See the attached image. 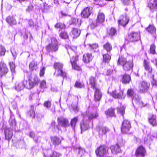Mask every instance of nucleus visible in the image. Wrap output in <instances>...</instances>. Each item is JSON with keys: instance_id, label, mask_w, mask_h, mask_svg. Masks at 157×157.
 Masks as SVG:
<instances>
[{"instance_id": "f257e3e1", "label": "nucleus", "mask_w": 157, "mask_h": 157, "mask_svg": "<svg viewBox=\"0 0 157 157\" xmlns=\"http://www.w3.org/2000/svg\"><path fill=\"white\" fill-rule=\"evenodd\" d=\"M63 63L60 62H55L53 65V67L55 69L56 71L54 73V75L56 76H59L65 77L66 76V73L63 71Z\"/></svg>"}, {"instance_id": "f03ea898", "label": "nucleus", "mask_w": 157, "mask_h": 157, "mask_svg": "<svg viewBox=\"0 0 157 157\" xmlns=\"http://www.w3.org/2000/svg\"><path fill=\"white\" fill-rule=\"evenodd\" d=\"M108 151V148L105 145L100 146L95 151L97 157H104L106 155Z\"/></svg>"}, {"instance_id": "7ed1b4c3", "label": "nucleus", "mask_w": 157, "mask_h": 157, "mask_svg": "<svg viewBox=\"0 0 157 157\" xmlns=\"http://www.w3.org/2000/svg\"><path fill=\"white\" fill-rule=\"evenodd\" d=\"M51 43L47 46V50L49 52H56L58 49V41L54 38H51Z\"/></svg>"}, {"instance_id": "20e7f679", "label": "nucleus", "mask_w": 157, "mask_h": 157, "mask_svg": "<svg viewBox=\"0 0 157 157\" xmlns=\"http://www.w3.org/2000/svg\"><path fill=\"white\" fill-rule=\"evenodd\" d=\"M131 128V123L127 120H124L122 123L121 131L123 133L128 132Z\"/></svg>"}, {"instance_id": "39448f33", "label": "nucleus", "mask_w": 157, "mask_h": 157, "mask_svg": "<svg viewBox=\"0 0 157 157\" xmlns=\"http://www.w3.org/2000/svg\"><path fill=\"white\" fill-rule=\"evenodd\" d=\"M93 9L91 7H86L82 11L81 16L84 18H88L92 13Z\"/></svg>"}, {"instance_id": "423d86ee", "label": "nucleus", "mask_w": 157, "mask_h": 157, "mask_svg": "<svg viewBox=\"0 0 157 157\" xmlns=\"http://www.w3.org/2000/svg\"><path fill=\"white\" fill-rule=\"evenodd\" d=\"M129 21V17L126 14L120 16L118 23L119 24L124 26L128 24Z\"/></svg>"}, {"instance_id": "0eeeda50", "label": "nucleus", "mask_w": 157, "mask_h": 157, "mask_svg": "<svg viewBox=\"0 0 157 157\" xmlns=\"http://www.w3.org/2000/svg\"><path fill=\"white\" fill-rule=\"evenodd\" d=\"M57 121L59 124L62 127H66L69 126L68 120L64 117H58Z\"/></svg>"}, {"instance_id": "6e6552de", "label": "nucleus", "mask_w": 157, "mask_h": 157, "mask_svg": "<svg viewBox=\"0 0 157 157\" xmlns=\"http://www.w3.org/2000/svg\"><path fill=\"white\" fill-rule=\"evenodd\" d=\"M123 91L120 89L115 90L112 91L111 95L115 98L122 99L123 97L124 98V97L123 96Z\"/></svg>"}, {"instance_id": "1a4fd4ad", "label": "nucleus", "mask_w": 157, "mask_h": 157, "mask_svg": "<svg viewBox=\"0 0 157 157\" xmlns=\"http://www.w3.org/2000/svg\"><path fill=\"white\" fill-rule=\"evenodd\" d=\"M146 151L144 147L142 146L139 147L136 149L135 155L136 157H144Z\"/></svg>"}, {"instance_id": "9d476101", "label": "nucleus", "mask_w": 157, "mask_h": 157, "mask_svg": "<svg viewBox=\"0 0 157 157\" xmlns=\"http://www.w3.org/2000/svg\"><path fill=\"white\" fill-rule=\"evenodd\" d=\"M150 84L145 81L140 82L139 86V89L140 91L143 92L147 91L149 86Z\"/></svg>"}, {"instance_id": "9b49d317", "label": "nucleus", "mask_w": 157, "mask_h": 157, "mask_svg": "<svg viewBox=\"0 0 157 157\" xmlns=\"http://www.w3.org/2000/svg\"><path fill=\"white\" fill-rule=\"evenodd\" d=\"M8 71V69L6 64L2 62H0V76L1 77L6 75Z\"/></svg>"}, {"instance_id": "f8f14e48", "label": "nucleus", "mask_w": 157, "mask_h": 157, "mask_svg": "<svg viewBox=\"0 0 157 157\" xmlns=\"http://www.w3.org/2000/svg\"><path fill=\"white\" fill-rule=\"evenodd\" d=\"M105 15L101 11L99 10L97 14V17L96 20L97 23L101 24L105 21Z\"/></svg>"}, {"instance_id": "ddd939ff", "label": "nucleus", "mask_w": 157, "mask_h": 157, "mask_svg": "<svg viewBox=\"0 0 157 157\" xmlns=\"http://www.w3.org/2000/svg\"><path fill=\"white\" fill-rule=\"evenodd\" d=\"M78 59V56H73L71 59V62L73 68L75 70L78 71L80 67L77 64V61Z\"/></svg>"}, {"instance_id": "4468645a", "label": "nucleus", "mask_w": 157, "mask_h": 157, "mask_svg": "<svg viewBox=\"0 0 157 157\" xmlns=\"http://www.w3.org/2000/svg\"><path fill=\"white\" fill-rule=\"evenodd\" d=\"M128 37L132 41H138L140 38V33L136 32H132L129 34Z\"/></svg>"}, {"instance_id": "2eb2a0df", "label": "nucleus", "mask_w": 157, "mask_h": 157, "mask_svg": "<svg viewBox=\"0 0 157 157\" xmlns=\"http://www.w3.org/2000/svg\"><path fill=\"white\" fill-rule=\"evenodd\" d=\"M29 79L32 84L33 87L36 85H37L40 81V79L35 75H32Z\"/></svg>"}, {"instance_id": "dca6fc26", "label": "nucleus", "mask_w": 157, "mask_h": 157, "mask_svg": "<svg viewBox=\"0 0 157 157\" xmlns=\"http://www.w3.org/2000/svg\"><path fill=\"white\" fill-rule=\"evenodd\" d=\"M81 33L80 30L76 28L72 29L70 33L71 36L73 38H76L79 36Z\"/></svg>"}, {"instance_id": "f3484780", "label": "nucleus", "mask_w": 157, "mask_h": 157, "mask_svg": "<svg viewBox=\"0 0 157 157\" xmlns=\"http://www.w3.org/2000/svg\"><path fill=\"white\" fill-rule=\"evenodd\" d=\"M93 58L91 54L87 53L83 56V60L84 63H88L92 60Z\"/></svg>"}, {"instance_id": "a211bd4d", "label": "nucleus", "mask_w": 157, "mask_h": 157, "mask_svg": "<svg viewBox=\"0 0 157 157\" xmlns=\"http://www.w3.org/2000/svg\"><path fill=\"white\" fill-rule=\"evenodd\" d=\"M109 131L108 128L106 126H102L99 128V134L100 136L102 137L105 134Z\"/></svg>"}, {"instance_id": "6ab92c4d", "label": "nucleus", "mask_w": 157, "mask_h": 157, "mask_svg": "<svg viewBox=\"0 0 157 157\" xmlns=\"http://www.w3.org/2000/svg\"><path fill=\"white\" fill-rule=\"evenodd\" d=\"M110 149L111 150L113 154L120 153L121 151L119 146L117 144L111 146L110 147Z\"/></svg>"}, {"instance_id": "aec40b11", "label": "nucleus", "mask_w": 157, "mask_h": 157, "mask_svg": "<svg viewBox=\"0 0 157 157\" xmlns=\"http://www.w3.org/2000/svg\"><path fill=\"white\" fill-rule=\"evenodd\" d=\"M133 66L132 62V61H131L127 62L126 63L123 65V67L124 70L129 71L132 69Z\"/></svg>"}, {"instance_id": "412c9836", "label": "nucleus", "mask_w": 157, "mask_h": 157, "mask_svg": "<svg viewBox=\"0 0 157 157\" xmlns=\"http://www.w3.org/2000/svg\"><path fill=\"white\" fill-rule=\"evenodd\" d=\"M89 128V124L86 122L83 121H81L80 123V128L81 130V133L87 130Z\"/></svg>"}, {"instance_id": "4be33fe9", "label": "nucleus", "mask_w": 157, "mask_h": 157, "mask_svg": "<svg viewBox=\"0 0 157 157\" xmlns=\"http://www.w3.org/2000/svg\"><path fill=\"white\" fill-rule=\"evenodd\" d=\"M6 21L11 25H15L17 24L15 19L13 16L8 17L6 19Z\"/></svg>"}, {"instance_id": "5701e85b", "label": "nucleus", "mask_w": 157, "mask_h": 157, "mask_svg": "<svg viewBox=\"0 0 157 157\" xmlns=\"http://www.w3.org/2000/svg\"><path fill=\"white\" fill-rule=\"evenodd\" d=\"M156 118V116L153 114L151 115L149 117V122L153 126H155L157 124Z\"/></svg>"}, {"instance_id": "b1692460", "label": "nucleus", "mask_w": 157, "mask_h": 157, "mask_svg": "<svg viewBox=\"0 0 157 157\" xmlns=\"http://www.w3.org/2000/svg\"><path fill=\"white\" fill-rule=\"evenodd\" d=\"M5 138L6 139H10L13 136V132L11 130L7 128L5 131Z\"/></svg>"}, {"instance_id": "393cba45", "label": "nucleus", "mask_w": 157, "mask_h": 157, "mask_svg": "<svg viewBox=\"0 0 157 157\" xmlns=\"http://www.w3.org/2000/svg\"><path fill=\"white\" fill-rule=\"evenodd\" d=\"M95 90L94 94L95 99L96 101H99L101 98L102 94L100 90L97 88L94 89Z\"/></svg>"}, {"instance_id": "a878e982", "label": "nucleus", "mask_w": 157, "mask_h": 157, "mask_svg": "<svg viewBox=\"0 0 157 157\" xmlns=\"http://www.w3.org/2000/svg\"><path fill=\"white\" fill-rule=\"evenodd\" d=\"M51 139L53 144L55 146L58 145L61 143V140L57 137L54 136L52 137Z\"/></svg>"}, {"instance_id": "bb28decb", "label": "nucleus", "mask_w": 157, "mask_h": 157, "mask_svg": "<svg viewBox=\"0 0 157 157\" xmlns=\"http://www.w3.org/2000/svg\"><path fill=\"white\" fill-rule=\"evenodd\" d=\"M144 65L145 69L149 73H151L152 71V69L151 67L149 62L146 60H144Z\"/></svg>"}, {"instance_id": "cd10ccee", "label": "nucleus", "mask_w": 157, "mask_h": 157, "mask_svg": "<svg viewBox=\"0 0 157 157\" xmlns=\"http://www.w3.org/2000/svg\"><path fill=\"white\" fill-rule=\"evenodd\" d=\"M131 77L129 75L125 74L123 76L121 81L123 83L125 84L129 83Z\"/></svg>"}, {"instance_id": "c85d7f7f", "label": "nucleus", "mask_w": 157, "mask_h": 157, "mask_svg": "<svg viewBox=\"0 0 157 157\" xmlns=\"http://www.w3.org/2000/svg\"><path fill=\"white\" fill-rule=\"evenodd\" d=\"M24 86L22 82H17L15 85V89L18 91H19L23 89Z\"/></svg>"}, {"instance_id": "c756f323", "label": "nucleus", "mask_w": 157, "mask_h": 157, "mask_svg": "<svg viewBox=\"0 0 157 157\" xmlns=\"http://www.w3.org/2000/svg\"><path fill=\"white\" fill-rule=\"evenodd\" d=\"M147 31L150 33L154 34L155 33L156 31L155 28L152 25H150L146 29Z\"/></svg>"}, {"instance_id": "7c9ffc66", "label": "nucleus", "mask_w": 157, "mask_h": 157, "mask_svg": "<svg viewBox=\"0 0 157 157\" xmlns=\"http://www.w3.org/2000/svg\"><path fill=\"white\" fill-rule=\"evenodd\" d=\"M133 100L140 106H143V102L140 100V98L137 95H135L133 98Z\"/></svg>"}, {"instance_id": "2f4dec72", "label": "nucleus", "mask_w": 157, "mask_h": 157, "mask_svg": "<svg viewBox=\"0 0 157 157\" xmlns=\"http://www.w3.org/2000/svg\"><path fill=\"white\" fill-rule=\"evenodd\" d=\"M96 80L94 77H91L89 79V82L90 84L91 85V87L93 89L96 88Z\"/></svg>"}, {"instance_id": "473e14b6", "label": "nucleus", "mask_w": 157, "mask_h": 157, "mask_svg": "<svg viewBox=\"0 0 157 157\" xmlns=\"http://www.w3.org/2000/svg\"><path fill=\"white\" fill-rule=\"evenodd\" d=\"M24 83V87H25L27 88L30 89L32 88L33 87L32 84L29 79L28 82L26 80L22 82Z\"/></svg>"}, {"instance_id": "72a5a7b5", "label": "nucleus", "mask_w": 157, "mask_h": 157, "mask_svg": "<svg viewBox=\"0 0 157 157\" xmlns=\"http://www.w3.org/2000/svg\"><path fill=\"white\" fill-rule=\"evenodd\" d=\"M103 48L108 52H109L112 49V45L109 42H107L104 44L103 45Z\"/></svg>"}, {"instance_id": "f704fd0d", "label": "nucleus", "mask_w": 157, "mask_h": 157, "mask_svg": "<svg viewBox=\"0 0 157 157\" xmlns=\"http://www.w3.org/2000/svg\"><path fill=\"white\" fill-rule=\"evenodd\" d=\"M127 62L126 58L121 57L119 58L117 61V63L122 65L123 66V65L124 64L126 63Z\"/></svg>"}, {"instance_id": "c9c22d12", "label": "nucleus", "mask_w": 157, "mask_h": 157, "mask_svg": "<svg viewBox=\"0 0 157 157\" xmlns=\"http://www.w3.org/2000/svg\"><path fill=\"white\" fill-rule=\"evenodd\" d=\"M148 6L151 9L157 8V0H155L153 3L149 2Z\"/></svg>"}, {"instance_id": "e433bc0d", "label": "nucleus", "mask_w": 157, "mask_h": 157, "mask_svg": "<svg viewBox=\"0 0 157 157\" xmlns=\"http://www.w3.org/2000/svg\"><path fill=\"white\" fill-rule=\"evenodd\" d=\"M116 32L117 31L116 29L114 28H111L107 31L108 34L111 36H113L115 35Z\"/></svg>"}, {"instance_id": "4c0bfd02", "label": "nucleus", "mask_w": 157, "mask_h": 157, "mask_svg": "<svg viewBox=\"0 0 157 157\" xmlns=\"http://www.w3.org/2000/svg\"><path fill=\"white\" fill-rule=\"evenodd\" d=\"M56 28H59L61 29H64L66 28L65 25L61 23H57L54 26Z\"/></svg>"}, {"instance_id": "58836bf2", "label": "nucleus", "mask_w": 157, "mask_h": 157, "mask_svg": "<svg viewBox=\"0 0 157 157\" xmlns=\"http://www.w3.org/2000/svg\"><path fill=\"white\" fill-rule=\"evenodd\" d=\"M78 121L77 117H75L73 118L71 122V125L72 128H74L76 124Z\"/></svg>"}, {"instance_id": "ea45409f", "label": "nucleus", "mask_w": 157, "mask_h": 157, "mask_svg": "<svg viewBox=\"0 0 157 157\" xmlns=\"http://www.w3.org/2000/svg\"><path fill=\"white\" fill-rule=\"evenodd\" d=\"M103 61L106 62H108L111 59V57L108 54H104L103 55Z\"/></svg>"}, {"instance_id": "a19ab883", "label": "nucleus", "mask_w": 157, "mask_h": 157, "mask_svg": "<svg viewBox=\"0 0 157 157\" xmlns=\"http://www.w3.org/2000/svg\"><path fill=\"white\" fill-rule=\"evenodd\" d=\"M9 122L11 125L13 126L16 125V121L15 120V118L13 116H11L9 120Z\"/></svg>"}, {"instance_id": "79ce46f5", "label": "nucleus", "mask_w": 157, "mask_h": 157, "mask_svg": "<svg viewBox=\"0 0 157 157\" xmlns=\"http://www.w3.org/2000/svg\"><path fill=\"white\" fill-rule=\"evenodd\" d=\"M106 115L111 117H113L114 115V110L113 109H109L105 112Z\"/></svg>"}, {"instance_id": "37998d69", "label": "nucleus", "mask_w": 157, "mask_h": 157, "mask_svg": "<svg viewBox=\"0 0 157 157\" xmlns=\"http://www.w3.org/2000/svg\"><path fill=\"white\" fill-rule=\"evenodd\" d=\"M98 116V115L96 112L91 113L88 116L89 119H91L94 118H96Z\"/></svg>"}, {"instance_id": "c03bdc74", "label": "nucleus", "mask_w": 157, "mask_h": 157, "mask_svg": "<svg viewBox=\"0 0 157 157\" xmlns=\"http://www.w3.org/2000/svg\"><path fill=\"white\" fill-rule=\"evenodd\" d=\"M37 65L36 63L34 61H33L30 63L29 65V67L31 71L34 70V67Z\"/></svg>"}, {"instance_id": "a18cd8bd", "label": "nucleus", "mask_w": 157, "mask_h": 157, "mask_svg": "<svg viewBox=\"0 0 157 157\" xmlns=\"http://www.w3.org/2000/svg\"><path fill=\"white\" fill-rule=\"evenodd\" d=\"M10 68L12 73H14L15 71V65L13 62H10L9 63Z\"/></svg>"}, {"instance_id": "49530a36", "label": "nucleus", "mask_w": 157, "mask_h": 157, "mask_svg": "<svg viewBox=\"0 0 157 157\" xmlns=\"http://www.w3.org/2000/svg\"><path fill=\"white\" fill-rule=\"evenodd\" d=\"M60 36L63 39H66L68 37L67 33L66 32H62L60 34Z\"/></svg>"}, {"instance_id": "de8ad7c7", "label": "nucleus", "mask_w": 157, "mask_h": 157, "mask_svg": "<svg viewBox=\"0 0 157 157\" xmlns=\"http://www.w3.org/2000/svg\"><path fill=\"white\" fill-rule=\"evenodd\" d=\"M75 86L79 88H81L84 87V84L79 82H76L75 84Z\"/></svg>"}, {"instance_id": "09e8293b", "label": "nucleus", "mask_w": 157, "mask_h": 157, "mask_svg": "<svg viewBox=\"0 0 157 157\" xmlns=\"http://www.w3.org/2000/svg\"><path fill=\"white\" fill-rule=\"evenodd\" d=\"M6 50L5 48L2 45H0V52L1 56H4L5 54Z\"/></svg>"}, {"instance_id": "8fccbe9b", "label": "nucleus", "mask_w": 157, "mask_h": 157, "mask_svg": "<svg viewBox=\"0 0 157 157\" xmlns=\"http://www.w3.org/2000/svg\"><path fill=\"white\" fill-rule=\"evenodd\" d=\"M27 114L30 117H33V118L35 117V113L33 109L30 110L28 112Z\"/></svg>"}, {"instance_id": "3c124183", "label": "nucleus", "mask_w": 157, "mask_h": 157, "mask_svg": "<svg viewBox=\"0 0 157 157\" xmlns=\"http://www.w3.org/2000/svg\"><path fill=\"white\" fill-rule=\"evenodd\" d=\"M117 112L123 116L124 113V108L123 107H121L117 108Z\"/></svg>"}, {"instance_id": "603ef678", "label": "nucleus", "mask_w": 157, "mask_h": 157, "mask_svg": "<svg viewBox=\"0 0 157 157\" xmlns=\"http://www.w3.org/2000/svg\"><path fill=\"white\" fill-rule=\"evenodd\" d=\"M155 46L154 44H151L150 46V52L152 54H154L155 53Z\"/></svg>"}, {"instance_id": "864d4df0", "label": "nucleus", "mask_w": 157, "mask_h": 157, "mask_svg": "<svg viewBox=\"0 0 157 157\" xmlns=\"http://www.w3.org/2000/svg\"><path fill=\"white\" fill-rule=\"evenodd\" d=\"M44 105L45 107L48 108L51 106V103L50 101H46L44 103Z\"/></svg>"}, {"instance_id": "5fc2aeb1", "label": "nucleus", "mask_w": 157, "mask_h": 157, "mask_svg": "<svg viewBox=\"0 0 157 157\" xmlns=\"http://www.w3.org/2000/svg\"><path fill=\"white\" fill-rule=\"evenodd\" d=\"M40 87L42 88H46V82L44 80H43L40 82Z\"/></svg>"}, {"instance_id": "6e6d98bb", "label": "nucleus", "mask_w": 157, "mask_h": 157, "mask_svg": "<svg viewBox=\"0 0 157 157\" xmlns=\"http://www.w3.org/2000/svg\"><path fill=\"white\" fill-rule=\"evenodd\" d=\"M134 94V92L132 89H129L127 92V95L130 96H132Z\"/></svg>"}, {"instance_id": "4d7b16f0", "label": "nucleus", "mask_w": 157, "mask_h": 157, "mask_svg": "<svg viewBox=\"0 0 157 157\" xmlns=\"http://www.w3.org/2000/svg\"><path fill=\"white\" fill-rule=\"evenodd\" d=\"M60 155L59 153L56 151H54L51 155V157H59Z\"/></svg>"}, {"instance_id": "13d9d810", "label": "nucleus", "mask_w": 157, "mask_h": 157, "mask_svg": "<svg viewBox=\"0 0 157 157\" xmlns=\"http://www.w3.org/2000/svg\"><path fill=\"white\" fill-rule=\"evenodd\" d=\"M89 46L90 48L93 49H96L98 47V45L96 44H89Z\"/></svg>"}, {"instance_id": "bf43d9fd", "label": "nucleus", "mask_w": 157, "mask_h": 157, "mask_svg": "<svg viewBox=\"0 0 157 157\" xmlns=\"http://www.w3.org/2000/svg\"><path fill=\"white\" fill-rule=\"evenodd\" d=\"M45 69V68L43 67L40 70V76H42L44 75V73Z\"/></svg>"}, {"instance_id": "052dcab7", "label": "nucleus", "mask_w": 157, "mask_h": 157, "mask_svg": "<svg viewBox=\"0 0 157 157\" xmlns=\"http://www.w3.org/2000/svg\"><path fill=\"white\" fill-rule=\"evenodd\" d=\"M78 153L79 154H81V155L85 152V150L81 147H79L78 148Z\"/></svg>"}, {"instance_id": "680f3d73", "label": "nucleus", "mask_w": 157, "mask_h": 157, "mask_svg": "<svg viewBox=\"0 0 157 157\" xmlns=\"http://www.w3.org/2000/svg\"><path fill=\"white\" fill-rule=\"evenodd\" d=\"M71 21L72 24L76 25L78 22V20L75 18H72Z\"/></svg>"}, {"instance_id": "e2e57ef3", "label": "nucleus", "mask_w": 157, "mask_h": 157, "mask_svg": "<svg viewBox=\"0 0 157 157\" xmlns=\"http://www.w3.org/2000/svg\"><path fill=\"white\" fill-rule=\"evenodd\" d=\"M72 107H73V110L75 112H77L78 111V109L76 105H75L74 106L73 105Z\"/></svg>"}, {"instance_id": "0e129e2a", "label": "nucleus", "mask_w": 157, "mask_h": 157, "mask_svg": "<svg viewBox=\"0 0 157 157\" xmlns=\"http://www.w3.org/2000/svg\"><path fill=\"white\" fill-rule=\"evenodd\" d=\"M113 71L112 70H111L110 69H109L107 70L106 72L105 73V74L106 75H110L112 73Z\"/></svg>"}, {"instance_id": "69168bd1", "label": "nucleus", "mask_w": 157, "mask_h": 157, "mask_svg": "<svg viewBox=\"0 0 157 157\" xmlns=\"http://www.w3.org/2000/svg\"><path fill=\"white\" fill-rule=\"evenodd\" d=\"M151 84L153 85H155L157 86V80H153V81L151 82Z\"/></svg>"}, {"instance_id": "338daca9", "label": "nucleus", "mask_w": 157, "mask_h": 157, "mask_svg": "<svg viewBox=\"0 0 157 157\" xmlns=\"http://www.w3.org/2000/svg\"><path fill=\"white\" fill-rule=\"evenodd\" d=\"M32 8L33 7L32 6H29L26 10V11L29 12L32 10Z\"/></svg>"}, {"instance_id": "774afa93", "label": "nucleus", "mask_w": 157, "mask_h": 157, "mask_svg": "<svg viewBox=\"0 0 157 157\" xmlns=\"http://www.w3.org/2000/svg\"><path fill=\"white\" fill-rule=\"evenodd\" d=\"M29 135L30 137L33 138L34 136V133L33 132H30Z\"/></svg>"}]
</instances>
